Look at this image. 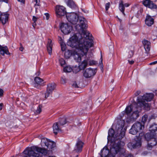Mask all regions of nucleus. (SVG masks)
I'll return each instance as SVG.
<instances>
[{
	"label": "nucleus",
	"mask_w": 157,
	"mask_h": 157,
	"mask_svg": "<svg viewBox=\"0 0 157 157\" xmlns=\"http://www.w3.org/2000/svg\"><path fill=\"white\" fill-rule=\"evenodd\" d=\"M73 35L69 38L67 45L81 53L82 56L86 55L89 48L93 45V37L91 35L85 31L84 33L79 32Z\"/></svg>",
	"instance_id": "f257e3e1"
},
{
	"label": "nucleus",
	"mask_w": 157,
	"mask_h": 157,
	"mask_svg": "<svg viewBox=\"0 0 157 157\" xmlns=\"http://www.w3.org/2000/svg\"><path fill=\"white\" fill-rule=\"evenodd\" d=\"M118 121L120 124L121 123L120 126L118 124L116 125V128H117V132L121 131L119 135L118 133H116V132H115L114 130L111 128L109 130L107 137L108 143L110 142L112 144H116L117 145H119L118 144L119 142H122L121 140L125 135V132L123 128L124 124L123 121L119 120Z\"/></svg>",
	"instance_id": "f03ea898"
},
{
	"label": "nucleus",
	"mask_w": 157,
	"mask_h": 157,
	"mask_svg": "<svg viewBox=\"0 0 157 157\" xmlns=\"http://www.w3.org/2000/svg\"><path fill=\"white\" fill-rule=\"evenodd\" d=\"M68 21L73 24L75 25L79 20L80 24L75 26V29L78 32H82L85 33L84 29L87 27V21L85 18L81 16H79L77 14L74 13H68L66 15Z\"/></svg>",
	"instance_id": "7ed1b4c3"
},
{
	"label": "nucleus",
	"mask_w": 157,
	"mask_h": 157,
	"mask_svg": "<svg viewBox=\"0 0 157 157\" xmlns=\"http://www.w3.org/2000/svg\"><path fill=\"white\" fill-rule=\"evenodd\" d=\"M117 145L116 144H111V147L110 151L106 146H105L101 151V157H115V155L118 154L121 147H122L124 145L123 142H120Z\"/></svg>",
	"instance_id": "20e7f679"
},
{
	"label": "nucleus",
	"mask_w": 157,
	"mask_h": 157,
	"mask_svg": "<svg viewBox=\"0 0 157 157\" xmlns=\"http://www.w3.org/2000/svg\"><path fill=\"white\" fill-rule=\"evenodd\" d=\"M25 155H28L31 157H41V154L46 155L48 153L47 150L36 146L28 147L23 151Z\"/></svg>",
	"instance_id": "39448f33"
},
{
	"label": "nucleus",
	"mask_w": 157,
	"mask_h": 157,
	"mask_svg": "<svg viewBox=\"0 0 157 157\" xmlns=\"http://www.w3.org/2000/svg\"><path fill=\"white\" fill-rule=\"evenodd\" d=\"M153 97L154 95L152 93H146L143 96H140L137 98V105L140 107L143 108L146 110H149L150 109L151 105L150 104L146 103L145 101H150Z\"/></svg>",
	"instance_id": "423d86ee"
},
{
	"label": "nucleus",
	"mask_w": 157,
	"mask_h": 157,
	"mask_svg": "<svg viewBox=\"0 0 157 157\" xmlns=\"http://www.w3.org/2000/svg\"><path fill=\"white\" fill-rule=\"evenodd\" d=\"M71 55H72L74 59L77 62H80L82 59L81 57L82 56L79 52L77 50L72 51L71 50H67L65 51L64 53V56L66 59L69 58Z\"/></svg>",
	"instance_id": "0eeeda50"
},
{
	"label": "nucleus",
	"mask_w": 157,
	"mask_h": 157,
	"mask_svg": "<svg viewBox=\"0 0 157 157\" xmlns=\"http://www.w3.org/2000/svg\"><path fill=\"white\" fill-rule=\"evenodd\" d=\"M144 128V125L141 123L137 122L134 123L129 130V133L133 135H135L138 132Z\"/></svg>",
	"instance_id": "6e6552de"
},
{
	"label": "nucleus",
	"mask_w": 157,
	"mask_h": 157,
	"mask_svg": "<svg viewBox=\"0 0 157 157\" xmlns=\"http://www.w3.org/2000/svg\"><path fill=\"white\" fill-rule=\"evenodd\" d=\"M85 56L86 57V59L79 64L78 67H75V69L73 70L74 73H76L80 70H84L87 67L89 59L87 57V54Z\"/></svg>",
	"instance_id": "1a4fd4ad"
},
{
	"label": "nucleus",
	"mask_w": 157,
	"mask_h": 157,
	"mask_svg": "<svg viewBox=\"0 0 157 157\" xmlns=\"http://www.w3.org/2000/svg\"><path fill=\"white\" fill-rule=\"evenodd\" d=\"M97 71L96 69L87 68L83 71V76L86 78H92L96 74Z\"/></svg>",
	"instance_id": "9d476101"
},
{
	"label": "nucleus",
	"mask_w": 157,
	"mask_h": 157,
	"mask_svg": "<svg viewBox=\"0 0 157 157\" xmlns=\"http://www.w3.org/2000/svg\"><path fill=\"white\" fill-rule=\"evenodd\" d=\"M61 31L64 34H67L71 33L72 30V27L67 23H63L60 25Z\"/></svg>",
	"instance_id": "9b49d317"
},
{
	"label": "nucleus",
	"mask_w": 157,
	"mask_h": 157,
	"mask_svg": "<svg viewBox=\"0 0 157 157\" xmlns=\"http://www.w3.org/2000/svg\"><path fill=\"white\" fill-rule=\"evenodd\" d=\"M55 87L56 85L54 83L52 82L48 84L46 91L45 93V98L46 99L52 94Z\"/></svg>",
	"instance_id": "f8f14e48"
},
{
	"label": "nucleus",
	"mask_w": 157,
	"mask_h": 157,
	"mask_svg": "<svg viewBox=\"0 0 157 157\" xmlns=\"http://www.w3.org/2000/svg\"><path fill=\"white\" fill-rule=\"evenodd\" d=\"M56 13L57 17H59L66 14L65 8L63 6H57L56 7Z\"/></svg>",
	"instance_id": "ddd939ff"
},
{
	"label": "nucleus",
	"mask_w": 157,
	"mask_h": 157,
	"mask_svg": "<svg viewBox=\"0 0 157 157\" xmlns=\"http://www.w3.org/2000/svg\"><path fill=\"white\" fill-rule=\"evenodd\" d=\"M41 143H44L47 148L49 149H52L56 146V143L55 142L49 141L46 138L42 139Z\"/></svg>",
	"instance_id": "4468645a"
},
{
	"label": "nucleus",
	"mask_w": 157,
	"mask_h": 157,
	"mask_svg": "<svg viewBox=\"0 0 157 157\" xmlns=\"http://www.w3.org/2000/svg\"><path fill=\"white\" fill-rule=\"evenodd\" d=\"M121 147L118 154L121 157H134L131 154H127L125 150Z\"/></svg>",
	"instance_id": "2eb2a0df"
},
{
	"label": "nucleus",
	"mask_w": 157,
	"mask_h": 157,
	"mask_svg": "<svg viewBox=\"0 0 157 157\" xmlns=\"http://www.w3.org/2000/svg\"><path fill=\"white\" fill-rule=\"evenodd\" d=\"M83 144V143L82 141L78 140L75 147L74 151L76 152H80L82 151Z\"/></svg>",
	"instance_id": "dca6fc26"
},
{
	"label": "nucleus",
	"mask_w": 157,
	"mask_h": 157,
	"mask_svg": "<svg viewBox=\"0 0 157 157\" xmlns=\"http://www.w3.org/2000/svg\"><path fill=\"white\" fill-rule=\"evenodd\" d=\"M34 81L35 82L34 86L36 88H39V85L43 86L44 85V80L39 77H36L34 78Z\"/></svg>",
	"instance_id": "f3484780"
},
{
	"label": "nucleus",
	"mask_w": 157,
	"mask_h": 157,
	"mask_svg": "<svg viewBox=\"0 0 157 157\" xmlns=\"http://www.w3.org/2000/svg\"><path fill=\"white\" fill-rule=\"evenodd\" d=\"M9 14L7 13H2L0 16V20L3 24H5L8 21Z\"/></svg>",
	"instance_id": "a211bd4d"
},
{
	"label": "nucleus",
	"mask_w": 157,
	"mask_h": 157,
	"mask_svg": "<svg viewBox=\"0 0 157 157\" xmlns=\"http://www.w3.org/2000/svg\"><path fill=\"white\" fill-rule=\"evenodd\" d=\"M142 43L146 53H148L150 49V42L146 40H144L142 41Z\"/></svg>",
	"instance_id": "6ab92c4d"
},
{
	"label": "nucleus",
	"mask_w": 157,
	"mask_h": 157,
	"mask_svg": "<svg viewBox=\"0 0 157 157\" xmlns=\"http://www.w3.org/2000/svg\"><path fill=\"white\" fill-rule=\"evenodd\" d=\"M145 22L146 25L148 26H150L154 23V19L150 15H147Z\"/></svg>",
	"instance_id": "aec40b11"
},
{
	"label": "nucleus",
	"mask_w": 157,
	"mask_h": 157,
	"mask_svg": "<svg viewBox=\"0 0 157 157\" xmlns=\"http://www.w3.org/2000/svg\"><path fill=\"white\" fill-rule=\"evenodd\" d=\"M0 54L3 56H4L6 54L7 55H10L7 47L6 46L3 47L0 45Z\"/></svg>",
	"instance_id": "412c9836"
},
{
	"label": "nucleus",
	"mask_w": 157,
	"mask_h": 157,
	"mask_svg": "<svg viewBox=\"0 0 157 157\" xmlns=\"http://www.w3.org/2000/svg\"><path fill=\"white\" fill-rule=\"evenodd\" d=\"M156 135V133H147L145 135L144 139L147 141L151 140L152 139L155 137Z\"/></svg>",
	"instance_id": "4be33fe9"
},
{
	"label": "nucleus",
	"mask_w": 157,
	"mask_h": 157,
	"mask_svg": "<svg viewBox=\"0 0 157 157\" xmlns=\"http://www.w3.org/2000/svg\"><path fill=\"white\" fill-rule=\"evenodd\" d=\"M132 110V105H130L129 106H127L125 109V111H123L121 113V114H122V116H123L124 113H126L128 116L130 115L131 112Z\"/></svg>",
	"instance_id": "5701e85b"
},
{
	"label": "nucleus",
	"mask_w": 157,
	"mask_h": 157,
	"mask_svg": "<svg viewBox=\"0 0 157 157\" xmlns=\"http://www.w3.org/2000/svg\"><path fill=\"white\" fill-rule=\"evenodd\" d=\"M52 41L51 39H48L47 45V51L49 55H51L52 53Z\"/></svg>",
	"instance_id": "b1692460"
},
{
	"label": "nucleus",
	"mask_w": 157,
	"mask_h": 157,
	"mask_svg": "<svg viewBox=\"0 0 157 157\" xmlns=\"http://www.w3.org/2000/svg\"><path fill=\"white\" fill-rule=\"evenodd\" d=\"M151 141L152 142L148 143L147 146V149L149 150L151 149L153 146L156 145L157 143V140L155 137L151 140Z\"/></svg>",
	"instance_id": "393cba45"
},
{
	"label": "nucleus",
	"mask_w": 157,
	"mask_h": 157,
	"mask_svg": "<svg viewBox=\"0 0 157 157\" xmlns=\"http://www.w3.org/2000/svg\"><path fill=\"white\" fill-rule=\"evenodd\" d=\"M60 125L59 126L58 122H56L54 124L53 126V128L54 133L55 135H56L58 132L60 130Z\"/></svg>",
	"instance_id": "a878e982"
},
{
	"label": "nucleus",
	"mask_w": 157,
	"mask_h": 157,
	"mask_svg": "<svg viewBox=\"0 0 157 157\" xmlns=\"http://www.w3.org/2000/svg\"><path fill=\"white\" fill-rule=\"evenodd\" d=\"M139 112L136 110L133 112L129 116L130 118L132 119H136L139 116Z\"/></svg>",
	"instance_id": "bb28decb"
},
{
	"label": "nucleus",
	"mask_w": 157,
	"mask_h": 157,
	"mask_svg": "<svg viewBox=\"0 0 157 157\" xmlns=\"http://www.w3.org/2000/svg\"><path fill=\"white\" fill-rule=\"evenodd\" d=\"M149 131L151 133H155V132L157 131V124L154 123L150 126L149 128Z\"/></svg>",
	"instance_id": "cd10ccee"
},
{
	"label": "nucleus",
	"mask_w": 157,
	"mask_h": 157,
	"mask_svg": "<svg viewBox=\"0 0 157 157\" xmlns=\"http://www.w3.org/2000/svg\"><path fill=\"white\" fill-rule=\"evenodd\" d=\"M119 8L120 10L122 12V13L125 15L124 13L125 9L124 6V4L122 0H121L120 1Z\"/></svg>",
	"instance_id": "c85d7f7f"
},
{
	"label": "nucleus",
	"mask_w": 157,
	"mask_h": 157,
	"mask_svg": "<svg viewBox=\"0 0 157 157\" xmlns=\"http://www.w3.org/2000/svg\"><path fill=\"white\" fill-rule=\"evenodd\" d=\"M93 56V54L92 53H90V54H89L88 55V56L87 57L89 59H90V57H92ZM89 62V64L90 66H92L94 65H96L97 63V61H95L94 60H89L88 61Z\"/></svg>",
	"instance_id": "c756f323"
},
{
	"label": "nucleus",
	"mask_w": 157,
	"mask_h": 157,
	"mask_svg": "<svg viewBox=\"0 0 157 157\" xmlns=\"http://www.w3.org/2000/svg\"><path fill=\"white\" fill-rule=\"evenodd\" d=\"M67 4L68 6L72 9H74L76 7V5L72 0H67Z\"/></svg>",
	"instance_id": "7c9ffc66"
},
{
	"label": "nucleus",
	"mask_w": 157,
	"mask_h": 157,
	"mask_svg": "<svg viewBox=\"0 0 157 157\" xmlns=\"http://www.w3.org/2000/svg\"><path fill=\"white\" fill-rule=\"evenodd\" d=\"M75 69V67L72 69V67L70 66H68L64 67L63 69L64 72L66 73H69L71 72L72 71L73 72V70Z\"/></svg>",
	"instance_id": "2f4dec72"
},
{
	"label": "nucleus",
	"mask_w": 157,
	"mask_h": 157,
	"mask_svg": "<svg viewBox=\"0 0 157 157\" xmlns=\"http://www.w3.org/2000/svg\"><path fill=\"white\" fill-rule=\"evenodd\" d=\"M141 145V140H137L136 139V142L135 144H134L133 145V148H135L137 147H140Z\"/></svg>",
	"instance_id": "473e14b6"
},
{
	"label": "nucleus",
	"mask_w": 157,
	"mask_h": 157,
	"mask_svg": "<svg viewBox=\"0 0 157 157\" xmlns=\"http://www.w3.org/2000/svg\"><path fill=\"white\" fill-rule=\"evenodd\" d=\"M66 120L65 117H63L59 119V123L60 126H63L66 123Z\"/></svg>",
	"instance_id": "72a5a7b5"
},
{
	"label": "nucleus",
	"mask_w": 157,
	"mask_h": 157,
	"mask_svg": "<svg viewBox=\"0 0 157 157\" xmlns=\"http://www.w3.org/2000/svg\"><path fill=\"white\" fill-rule=\"evenodd\" d=\"M148 7L151 9H156L157 8V6L156 4L153 3L152 1H151Z\"/></svg>",
	"instance_id": "f704fd0d"
},
{
	"label": "nucleus",
	"mask_w": 157,
	"mask_h": 157,
	"mask_svg": "<svg viewBox=\"0 0 157 157\" xmlns=\"http://www.w3.org/2000/svg\"><path fill=\"white\" fill-rule=\"evenodd\" d=\"M144 133L143 132L140 133L138 136H136V139L141 140L143 138H144Z\"/></svg>",
	"instance_id": "c9c22d12"
},
{
	"label": "nucleus",
	"mask_w": 157,
	"mask_h": 157,
	"mask_svg": "<svg viewBox=\"0 0 157 157\" xmlns=\"http://www.w3.org/2000/svg\"><path fill=\"white\" fill-rule=\"evenodd\" d=\"M42 107V106L41 105H39L37 107V109L35 110V113L36 114L40 113L41 111Z\"/></svg>",
	"instance_id": "e433bc0d"
},
{
	"label": "nucleus",
	"mask_w": 157,
	"mask_h": 157,
	"mask_svg": "<svg viewBox=\"0 0 157 157\" xmlns=\"http://www.w3.org/2000/svg\"><path fill=\"white\" fill-rule=\"evenodd\" d=\"M151 1L150 0H144L143 1V4L144 6L148 7Z\"/></svg>",
	"instance_id": "4c0bfd02"
},
{
	"label": "nucleus",
	"mask_w": 157,
	"mask_h": 157,
	"mask_svg": "<svg viewBox=\"0 0 157 157\" xmlns=\"http://www.w3.org/2000/svg\"><path fill=\"white\" fill-rule=\"evenodd\" d=\"M60 43L62 51H65L66 48L65 44L62 41H61Z\"/></svg>",
	"instance_id": "58836bf2"
},
{
	"label": "nucleus",
	"mask_w": 157,
	"mask_h": 157,
	"mask_svg": "<svg viewBox=\"0 0 157 157\" xmlns=\"http://www.w3.org/2000/svg\"><path fill=\"white\" fill-rule=\"evenodd\" d=\"M59 62L60 65L62 66H63V65L65 64L66 63L65 60L63 58H61L59 59Z\"/></svg>",
	"instance_id": "ea45409f"
},
{
	"label": "nucleus",
	"mask_w": 157,
	"mask_h": 157,
	"mask_svg": "<svg viewBox=\"0 0 157 157\" xmlns=\"http://www.w3.org/2000/svg\"><path fill=\"white\" fill-rule=\"evenodd\" d=\"M148 118L147 115H144L142 117V121L144 123L147 120Z\"/></svg>",
	"instance_id": "a19ab883"
},
{
	"label": "nucleus",
	"mask_w": 157,
	"mask_h": 157,
	"mask_svg": "<svg viewBox=\"0 0 157 157\" xmlns=\"http://www.w3.org/2000/svg\"><path fill=\"white\" fill-rule=\"evenodd\" d=\"M128 147L131 149H132L133 148V145H134V144H132V143H129L128 144Z\"/></svg>",
	"instance_id": "79ce46f5"
},
{
	"label": "nucleus",
	"mask_w": 157,
	"mask_h": 157,
	"mask_svg": "<svg viewBox=\"0 0 157 157\" xmlns=\"http://www.w3.org/2000/svg\"><path fill=\"white\" fill-rule=\"evenodd\" d=\"M110 6V4L109 2L105 4V10L106 11H107L109 8Z\"/></svg>",
	"instance_id": "37998d69"
},
{
	"label": "nucleus",
	"mask_w": 157,
	"mask_h": 157,
	"mask_svg": "<svg viewBox=\"0 0 157 157\" xmlns=\"http://www.w3.org/2000/svg\"><path fill=\"white\" fill-rule=\"evenodd\" d=\"M66 80L65 78L62 77L61 80V81L62 83L64 84L66 83Z\"/></svg>",
	"instance_id": "c03bdc74"
},
{
	"label": "nucleus",
	"mask_w": 157,
	"mask_h": 157,
	"mask_svg": "<svg viewBox=\"0 0 157 157\" xmlns=\"http://www.w3.org/2000/svg\"><path fill=\"white\" fill-rule=\"evenodd\" d=\"M129 56H128V57L130 58L133 55V51H130L129 52Z\"/></svg>",
	"instance_id": "a18cd8bd"
},
{
	"label": "nucleus",
	"mask_w": 157,
	"mask_h": 157,
	"mask_svg": "<svg viewBox=\"0 0 157 157\" xmlns=\"http://www.w3.org/2000/svg\"><path fill=\"white\" fill-rule=\"evenodd\" d=\"M44 15L46 17V19L48 20L49 19V14L48 13H44Z\"/></svg>",
	"instance_id": "49530a36"
},
{
	"label": "nucleus",
	"mask_w": 157,
	"mask_h": 157,
	"mask_svg": "<svg viewBox=\"0 0 157 157\" xmlns=\"http://www.w3.org/2000/svg\"><path fill=\"white\" fill-rule=\"evenodd\" d=\"M3 90L0 88V97L2 96L3 94Z\"/></svg>",
	"instance_id": "de8ad7c7"
},
{
	"label": "nucleus",
	"mask_w": 157,
	"mask_h": 157,
	"mask_svg": "<svg viewBox=\"0 0 157 157\" xmlns=\"http://www.w3.org/2000/svg\"><path fill=\"white\" fill-rule=\"evenodd\" d=\"M37 20V18L35 17V16H33V20L34 22H36Z\"/></svg>",
	"instance_id": "09e8293b"
},
{
	"label": "nucleus",
	"mask_w": 157,
	"mask_h": 157,
	"mask_svg": "<svg viewBox=\"0 0 157 157\" xmlns=\"http://www.w3.org/2000/svg\"><path fill=\"white\" fill-rule=\"evenodd\" d=\"M73 86L75 88H78V87L77 84L75 82L73 83Z\"/></svg>",
	"instance_id": "8fccbe9b"
},
{
	"label": "nucleus",
	"mask_w": 157,
	"mask_h": 157,
	"mask_svg": "<svg viewBox=\"0 0 157 157\" xmlns=\"http://www.w3.org/2000/svg\"><path fill=\"white\" fill-rule=\"evenodd\" d=\"M20 45L21 47L19 48V50L21 51H23L24 49V48L22 46L21 43H20Z\"/></svg>",
	"instance_id": "3c124183"
},
{
	"label": "nucleus",
	"mask_w": 157,
	"mask_h": 157,
	"mask_svg": "<svg viewBox=\"0 0 157 157\" xmlns=\"http://www.w3.org/2000/svg\"><path fill=\"white\" fill-rule=\"evenodd\" d=\"M141 93V91L140 90H138L137 91L136 93L135 94V95L136 96H138Z\"/></svg>",
	"instance_id": "603ef678"
},
{
	"label": "nucleus",
	"mask_w": 157,
	"mask_h": 157,
	"mask_svg": "<svg viewBox=\"0 0 157 157\" xmlns=\"http://www.w3.org/2000/svg\"><path fill=\"white\" fill-rule=\"evenodd\" d=\"M34 1L35 2H36V4L37 5H39V0H34Z\"/></svg>",
	"instance_id": "864d4df0"
},
{
	"label": "nucleus",
	"mask_w": 157,
	"mask_h": 157,
	"mask_svg": "<svg viewBox=\"0 0 157 157\" xmlns=\"http://www.w3.org/2000/svg\"><path fill=\"white\" fill-rule=\"evenodd\" d=\"M157 63V61H156L153 62H152L151 63H150L149 64L150 65H152L155 64Z\"/></svg>",
	"instance_id": "5fc2aeb1"
},
{
	"label": "nucleus",
	"mask_w": 157,
	"mask_h": 157,
	"mask_svg": "<svg viewBox=\"0 0 157 157\" xmlns=\"http://www.w3.org/2000/svg\"><path fill=\"white\" fill-rule=\"evenodd\" d=\"M40 72L39 71H38L35 73V75L36 76V77H37V76H38L40 75Z\"/></svg>",
	"instance_id": "6e6d98bb"
},
{
	"label": "nucleus",
	"mask_w": 157,
	"mask_h": 157,
	"mask_svg": "<svg viewBox=\"0 0 157 157\" xmlns=\"http://www.w3.org/2000/svg\"><path fill=\"white\" fill-rule=\"evenodd\" d=\"M101 67H103V64H102V56H101Z\"/></svg>",
	"instance_id": "4d7b16f0"
},
{
	"label": "nucleus",
	"mask_w": 157,
	"mask_h": 157,
	"mask_svg": "<svg viewBox=\"0 0 157 157\" xmlns=\"http://www.w3.org/2000/svg\"><path fill=\"white\" fill-rule=\"evenodd\" d=\"M3 104L2 103L0 104V110H1L2 109V107L3 106Z\"/></svg>",
	"instance_id": "13d9d810"
},
{
	"label": "nucleus",
	"mask_w": 157,
	"mask_h": 157,
	"mask_svg": "<svg viewBox=\"0 0 157 157\" xmlns=\"http://www.w3.org/2000/svg\"><path fill=\"white\" fill-rule=\"evenodd\" d=\"M147 152L145 151L144 152L142 153V154L144 155H147Z\"/></svg>",
	"instance_id": "bf43d9fd"
},
{
	"label": "nucleus",
	"mask_w": 157,
	"mask_h": 157,
	"mask_svg": "<svg viewBox=\"0 0 157 157\" xmlns=\"http://www.w3.org/2000/svg\"><path fill=\"white\" fill-rule=\"evenodd\" d=\"M128 62H129V63L131 64H133L134 63V61L133 60H131L130 61H129L128 60Z\"/></svg>",
	"instance_id": "052dcab7"
},
{
	"label": "nucleus",
	"mask_w": 157,
	"mask_h": 157,
	"mask_svg": "<svg viewBox=\"0 0 157 157\" xmlns=\"http://www.w3.org/2000/svg\"><path fill=\"white\" fill-rule=\"evenodd\" d=\"M129 5L128 3H125L124 5V6L126 7H128Z\"/></svg>",
	"instance_id": "680f3d73"
},
{
	"label": "nucleus",
	"mask_w": 157,
	"mask_h": 157,
	"mask_svg": "<svg viewBox=\"0 0 157 157\" xmlns=\"http://www.w3.org/2000/svg\"><path fill=\"white\" fill-rule=\"evenodd\" d=\"M0 2H3L7 3V0H0Z\"/></svg>",
	"instance_id": "e2e57ef3"
},
{
	"label": "nucleus",
	"mask_w": 157,
	"mask_h": 157,
	"mask_svg": "<svg viewBox=\"0 0 157 157\" xmlns=\"http://www.w3.org/2000/svg\"><path fill=\"white\" fill-rule=\"evenodd\" d=\"M36 25V22H34V23L33 24V27L34 28L35 26Z\"/></svg>",
	"instance_id": "0e129e2a"
},
{
	"label": "nucleus",
	"mask_w": 157,
	"mask_h": 157,
	"mask_svg": "<svg viewBox=\"0 0 157 157\" xmlns=\"http://www.w3.org/2000/svg\"><path fill=\"white\" fill-rule=\"evenodd\" d=\"M18 1L20 2H24L25 1V0H17Z\"/></svg>",
	"instance_id": "69168bd1"
},
{
	"label": "nucleus",
	"mask_w": 157,
	"mask_h": 157,
	"mask_svg": "<svg viewBox=\"0 0 157 157\" xmlns=\"http://www.w3.org/2000/svg\"><path fill=\"white\" fill-rule=\"evenodd\" d=\"M27 155L28 156H29V157L27 156H24V157H31L30 156H29L28 155Z\"/></svg>",
	"instance_id": "338daca9"
},
{
	"label": "nucleus",
	"mask_w": 157,
	"mask_h": 157,
	"mask_svg": "<svg viewBox=\"0 0 157 157\" xmlns=\"http://www.w3.org/2000/svg\"><path fill=\"white\" fill-rule=\"evenodd\" d=\"M117 18H118V19H119V21H120V22H121V20L119 18H118V17H117Z\"/></svg>",
	"instance_id": "774afa93"
}]
</instances>
